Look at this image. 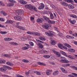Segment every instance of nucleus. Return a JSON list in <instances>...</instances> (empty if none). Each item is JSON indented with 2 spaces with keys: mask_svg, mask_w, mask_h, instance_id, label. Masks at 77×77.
<instances>
[{
  "mask_svg": "<svg viewBox=\"0 0 77 77\" xmlns=\"http://www.w3.org/2000/svg\"><path fill=\"white\" fill-rule=\"evenodd\" d=\"M14 19L17 21H20L21 20V17L20 16H16L14 17Z\"/></svg>",
  "mask_w": 77,
  "mask_h": 77,
  "instance_id": "nucleus-6",
  "label": "nucleus"
},
{
  "mask_svg": "<svg viewBox=\"0 0 77 77\" xmlns=\"http://www.w3.org/2000/svg\"><path fill=\"white\" fill-rule=\"evenodd\" d=\"M70 50H71V51H70V52H72L73 53V52H75V50H74L73 49L70 48Z\"/></svg>",
  "mask_w": 77,
  "mask_h": 77,
  "instance_id": "nucleus-48",
  "label": "nucleus"
},
{
  "mask_svg": "<svg viewBox=\"0 0 77 77\" xmlns=\"http://www.w3.org/2000/svg\"><path fill=\"white\" fill-rule=\"evenodd\" d=\"M49 33H50V34H49L50 36H53V35H54V32L52 31H51L49 30Z\"/></svg>",
  "mask_w": 77,
  "mask_h": 77,
  "instance_id": "nucleus-32",
  "label": "nucleus"
},
{
  "mask_svg": "<svg viewBox=\"0 0 77 77\" xmlns=\"http://www.w3.org/2000/svg\"><path fill=\"white\" fill-rule=\"evenodd\" d=\"M44 27L45 29H46V30H49V29H50V28L49 27V26H48V24L46 23L44 25Z\"/></svg>",
  "mask_w": 77,
  "mask_h": 77,
  "instance_id": "nucleus-7",
  "label": "nucleus"
},
{
  "mask_svg": "<svg viewBox=\"0 0 77 77\" xmlns=\"http://www.w3.org/2000/svg\"><path fill=\"white\" fill-rule=\"evenodd\" d=\"M68 76L69 77H74V76H72V75H71V74L69 75H68Z\"/></svg>",
  "mask_w": 77,
  "mask_h": 77,
  "instance_id": "nucleus-63",
  "label": "nucleus"
},
{
  "mask_svg": "<svg viewBox=\"0 0 77 77\" xmlns=\"http://www.w3.org/2000/svg\"><path fill=\"white\" fill-rule=\"evenodd\" d=\"M25 7L27 9H29L30 11H32V9L33 8V6L30 4H27L25 5Z\"/></svg>",
  "mask_w": 77,
  "mask_h": 77,
  "instance_id": "nucleus-4",
  "label": "nucleus"
},
{
  "mask_svg": "<svg viewBox=\"0 0 77 77\" xmlns=\"http://www.w3.org/2000/svg\"><path fill=\"white\" fill-rule=\"evenodd\" d=\"M24 13V11L23 10H17L15 13V15L17 16H20L21 14H23Z\"/></svg>",
  "mask_w": 77,
  "mask_h": 77,
  "instance_id": "nucleus-3",
  "label": "nucleus"
},
{
  "mask_svg": "<svg viewBox=\"0 0 77 77\" xmlns=\"http://www.w3.org/2000/svg\"><path fill=\"white\" fill-rule=\"evenodd\" d=\"M6 64L7 65H10V66H12L13 65H14V64H12V63H10L9 62H7L6 63Z\"/></svg>",
  "mask_w": 77,
  "mask_h": 77,
  "instance_id": "nucleus-30",
  "label": "nucleus"
},
{
  "mask_svg": "<svg viewBox=\"0 0 77 77\" xmlns=\"http://www.w3.org/2000/svg\"><path fill=\"white\" fill-rule=\"evenodd\" d=\"M29 47L28 46L25 47H23L22 48V49H23V50H27V49H29Z\"/></svg>",
  "mask_w": 77,
  "mask_h": 77,
  "instance_id": "nucleus-35",
  "label": "nucleus"
},
{
  "mask_svg": "<svg viewBox=\"0 0 77 77\" xmlns=\"http://www.w3.org/2000/svg\"><path fill=\"white\" fill-rule=\"evenodd\" d=\"M0 5H1V6H5V5L1 1H0Z\"/></svg>",
  "mask_w": 77,
  "mask_h": 77,
  "instance_id": "nucleus-44",
  "label": "nucleus"
},
{
  "mask_svg": "<svg viewBox=\"0 0 77 77\" xmlns=\"http://www.w3.org/2000/svg\"><path fill=\"white\" fill-rule=\"evenodd\" d=\"M14 22V21L13 20H8L6 22H5V23H8V24H12Z\"/></svg>",
  "mask_w": 77,
  "mask_h": 77,
  "instance_id": "nucleus-9",
  "label": "nucleus"
},
{
  "mask_svg": "<svg viewBox=\"0 0 77 77\" xmlns=\"http://www.w3.org/2000/svg\"><path fill=\"white\" fill-rule=\"evenodd\" d=\"M50 17L51 18V19H53L54 17L53 14H51Z\"/></svg>",
  "mask_w": 77,
  "mask_h": 77,
  "instance_id": "nucleus-43",
  "label": "nucleus"
},
{
  "mask_svg": "<svg viewBox=\"0 0 77 77\" xmlns=\"http://www.w3.org/2000/svg\"><path fill=\"white\" fill-rule=\"evenodd\" d=\"M0 21H5V19L3 18H0Z\"/></svg>",
  "mask_w": 77,
  "mask_h": 77,
  "instance_id": "nucleus-51",
  "label": "nucleus"
},
{
  "mask_svg": "<svg viewBox=\"0 0 77 77\" xmlns=\"http://www.w3.org/2000/svg\"><path fill=\"white\" fill-rule=\"evenodd\" d=\"M0 33L1 34H6L7 32L6 31H1Z\"/></svg>",
  "mask_w": 77,
  "mask_h": 77,
  "instance_id": "nucleus-42",
  "label": "nucleus"
},
{
  "mask_svg": "<svg viewBox=\"0 0 77 77\" xmlns=\"http://www.w3.org/2000/svg\"><path fill=\"white\" fill-rule=\"evenodd\" d=\"M35 72L36 71H35V70L33 69H31L29 71V72H30L31 74H35Z\"/></svg>",
  "mask_w": 77,
  "mask_h": 77,
  "instance_id": "nucleus-13",
  "label": "nucleus"
},
{
  "mask_svg": "<svg viewBox=\"0 0 77 77\" xmlns=\"http://www.w3.org/2000/svg\"><path fill=\"white\" fill-rule=\"evenodd\" d=\"M4 39L5 41H8V38H5Z\"/></svg>",
  "mask_w": 77,
  "mask_h": 77,
  "instance_id": "nucleus-64",
  "label": "nucleus"
},
{
  "mask_svg": "<svg viewBox=\"0 0 77 77\" xmlns=\"http://www.w3.org/2000/svg\"><path fill=\"white\" fill-rule=\"evenodd\" d=\"M19 2L21 4H22V5H26V4H27V2L26 1L23 0L20 1Z\"/></svg>",
  "mask_w": 77,
  "mask_h": 77,
  "instance_id": "nucleus-12",
  "label": "nucleus"
},
{
  "mask_svg": "<svg viewBox=\"0 0 77 77\" xmlns=\"http://www.w3.org/2000/svg\"><path fill=\"white\" fill-rule=\"evenodd\" d=\"M64 49H65V50H68V48H67V47H65V46H63V48Z\"/></svg>",
  "mask_w": 77,
  "mask_h": 77,
  "instance_id": "nucleus-60",
  "label": "nucleus"
},
{
  "mask_svg": "<svg viewBox=\"0 0 77 77\" xmlns=\"http://www.w3.org/2000/svg\"><path fill=\"white\" fill-rule=\"evenodd\" d=\"M43 57L46 59H48V58L50 57V56L48 55H44Z\"/></svg>",
  "mask_w": 77,
  "mask_h": 77,
  "instance_id": "nucleus-26",
  "label": "nucleus"
},
{
  "mask_svg": "<svg viewBox=\"0 0 77 77\" xmlns=\"http://www.w3.org/2000/svg\"><path fill=\"white\" fill-rule=\"evenodd\" d=\"M70 17L73 18H77V16L75 14H72L70 15Z\"/></svg>",
  "mask_w": 77,
  "mask_h": 77,
  "instance_id": "nucleus-27",
  "label": "nucleus"
},
{
  "mask_svg": "<svg viewBox=\"0 0 77 77\" xmlns=\"http://www.w3.org/2000/svg\"><path fill=\"white\" fill-rule=\"evenodd\" d=\"M64 1L66 2H68V3H71L72 2V0H64Z\"/></svg>",
  "mask_w": 77,
  "mask_h": 77,
  "instance_id": "nucleus-40",
  "label": "nucleus"
},
{
  "mask_svg": "<svg viewBox=\"0 0 77 77\" xmlns=\"http://www.w3.org/2000/svg\"><path fill=\"white\" fill-rule=\"evenodd\" d=\"M51 44L52 45H55L56 43L54 41H52L51 42Z\"/></svg>",
  "mask_w": 77,
  "mask_h": 77,
  "instance_id": "nucleus-45",
  "label": "nucleus"
},
{
  "mask_svg": "<svg viewBox=\"0 0 77 77\" xmlns=\"http://www.w3.org/2000/svg\"><path fill=\"white\" fill-rule=\"evenodd\" d=\"M43 21V18H41V19L38 18L37 19V22L38 23H42V21Z\"/></svg>",
  "mask_w": 77,
  "mask_h": 77,
  "instance_id": "nucleus-20",
  "label": "nucleus"
},
{
  "mask_svg": "<svg viewBox=\"0 0 77 77\" xmlns=\"http://www.w3.org/2000/svg\"><path fill=\"white\" fill-rule=\"evenodd\" d=\"M14 5V3H9L7 5V6L8 7H11V6H13Z\"/></svg>",
  "mask_w": 77,
  "mask_h": 77,
  "instance_id": "nucleus-25",
  "label": "nucleus"
},
{
  "mask_svg": "<svg viewBox=\"0 0 77 77\" xmlns=\"http://www.w3.org/2000/svg\"><path fill=\"white\" fill-rule=\"evenodd\" d=\"M5 57H10V55L8 54H5L4 55Z\"/></svg>",
  "mask_w": 77,
  "mask_h": 77,
  "instance_id": "nucleus-46",
  "label": "nucleus"
},
{
  "mask_svg": "<svg viewBox=\"0 0 77 77\" xmlns=\"http://www.w3.org/2000/svg\"><path fill=\"white\" fill-rule=\"evenodd\" d=\"M8 69H12V68L6 65H4L3 67H1L0 68V71L1 72H5Z\"/></svg>",
  "mask_w": 77,
  "mask_h": 77,
  "instance_id": "nucleus-1",
  "label": "nucleus"
},
{
  "mask_svg": "<svg viewBox=\"0 0 77 77\" xmlns=\"http://www.w3.org/2000/svg\"><path fill=\"white\" fill-rule=\"evenodd\" d=\"M60 69L61 70L63 71V72L64 73H65L66 74H67L68 73V71H67L65 70V69L62 67L60 68Z\"/></svg>",
  "mask_w": 77,
  "mask_h": 77,
  "instance_id": "nucleus-15",
  "label": "nucleus"
},
{
  "mask_svg": "<svg viewBox=\"0 0 77 77\" xmlns=\"http://www.w3.org/2000/svg\"><path fill=\"white\" fill-rule=\"evenodd\" d=\"M43 51L44 53H45V54H48V52L47 51Z\"/></svg>",
  "mask_w": 77,
  "mask_h": 77,
  "instance_id": "nucleus-52",
  "label": "nucleus"
},
{
  "mask_svg": "<svg viewBox=\"0 0 77 77\" xmlns=\"http://www.w3.org/2000/svg\"><path fill=\"white\" fill-rule=\"evenodd\" d=\"M43 17L44 20H45L48 22V21H49V18L48 17H47V16H43Z\"/></svg>",
  "mask_w": 77,
  "mask_h": 77,
  "instance_id": "nucleus-19",
  "label": "nucleus"
},
{
  "mask_svg": "<svg viewBox=\"0 0 77 77\" xmlns=\"http://www.w3.org/2000/svg\"><path fill=\"white\" fill-rule=\"evenodd\" d=\"M2 77H8V76L6 75H2Z\"/></svg>",
  "mask_w": 77,
  "mask_h": 77,
  "instance_id": "nucleus-62",
  "label": "nucleus"
},
{
  "mask_svg": "<svg viewBox=\"0 0 77 77\" xmlns=\"http://www.w3.org/2000/svg\"><path fill=\"white\" fill-rule=\"evenodd\" d=\"M51 72H52V70H48L46 72V74L47 75H51Z\"/></svg>",
  "mask_w": 77,
  "mask_h": 77,
  "instance_id": "nucleus-11",
  "label": "nucleus"
},
{
  "mask_svg": "<svg viewBox=\"0 0 77 77\" xmlns=\"http://www.w3.org/2000/svg\"><path fill=\"white\" fill-rule=\"evenodd\" d=\"M37 45L38 46L39 48H43V45H42V44L38 43Z\"/></svg>",
  "mask_w": 77,
  "mask_h": 77,
  "instance_id": "nucleus-31",
  "label": "nucleus"
},
{
  "mask_svg": "<svg viewBox=\"0 0 77 77\" xmlns=\"http://www.w3.org/2000/svg\"><path fill=\"white\" fill-rule=\"evenodd\" d=\"M73 36H77V33H75L72 34Z\"/></svg>",
  "mask_w": 77,
  "mask_h": 77,
  "instance_id": "nucleus-57",
  "label": "nucleus"
},
{
  "mask_svg": "<svg viewBox=\"0 0 77 77\" xmlns=\"http://www.w3.org/2000/svg\"><path fill=\"white\" fill-rule=\"evenodd\" d=\"M68 6L69 8L70 9H74V7L71 4H69V5H68Z\"/></svg>",
  "mask_w": 77,
  "mask_h": 77,
  "instance_id": "nucleus-16",
  "label": "nucleus"
},
{
  "mask_svg": "<svg viewBox=\"0 0 77 77\" xmlns=\"http://www.w3.org/2000/svg\"><path fill=\"white\" fill-rule=\"evenodd\" d=\"M45 35H46L47 36H50V34H49L48 33V32H45Z\"/></svg>",
  "mask_w": 77,
  "mask_h": 77,
  "instance_id": "nucleus-55",
  "label": "nucleus"
},
{
  "mask_svg": "<svg viewBox=\"0 0 77 77\" xmlns=\"http://www.w3.org/2000/svg\"><path fill=\"white\" fill-rule=\"evenodd\" d=\"M8 1L9 2H10L11 3H15V1H14L13 0H8Z\"/></svg>",
  "mask_w": 77,
  "mask_h": 77,
  "instance_id": "nucleus-41",
  "label": "nucleus"
},
{
  "mask_svg": "<svg viewBox=\"0 0 77 77\" xmlns=\"http://www.w3.org/2000/svg\"><path fill=\"white\" fill-rule=\"evenodd\" d=\"M34 32H30V31H28L27 32V34H29V35H33Z\"/></svg>",
  "mask_w": 77,
  "mask_h": 77,
  "instance_id": "nucleus-36",
  "label": "nucleus"
},
{
  "mask_svg": "<svg viewBox=\"0 0 77 77\" xmlns=\"http://www.w3.org/2000/svg\"><path fill=\"white\" fill-rule=\"evenodd\" d=\"M72 68L75 69V70H77V67L75 66H73L72 67Z\"/></svg>",
  "mask_w": 77,
  "mask_h": 77,
  "instance_id": "nucleus-54",
  "label": "nucleus"
},
{
  "mask_svg": "<svg viewBox=\"0 0 77 77\" xmlns=\"http://www.w3.org/2000/svg\"><path fill=\"white\" fill-rule=\"evenodd\" d=\"M36 41L37 42H42V41L40 40H38V39H36Z\"/></svg>",
  "mask_w": 77,
  "mask_h": 77,
  "instance_id": "nucleus-58",
  "label": "nucleus"
},
{
  "mask_svg": "<svg viewBox=\"0 0 77 77\" xmlns=\"http://www.w3.org/2000/svg\"><path fill=\"white\" fill-rule=\"evenodd\" d=\"M30 44L31 45V46H33V43L32 42H30Z\"/></svg>",
  "mask_w": 77,
  "mask_h": 77,
  "instance_id": "nucleus-61",
  "label": "nucleus"
},
{
  "mask_svg": "<svg viewBox=\"0 0 77 77\" xmlns=\"http://www.w3.org/2000/svg\"><path fill=\"white\" fill-rule=\"evenodd\" d=\"M37 63H38V65H44V66H45V65H46V64H45L43 63H41L40 62H38Z\"/></svg>",
  "mask_w": 77,
  "mask_h": 77,
  "instance_id": "nucleus-29",
  "label": "nucleus"
},
{
  "mask_svg": "<svg viewBox=\"0 0 77 77\" xmlns=\"http://www.w3.org/2000/svg\"><path fill=\"white\" fill-rule=\"evenodd\" d=\"M70 22L72 24H74L75 23L76 21H75V20H72V21H70Z\"/></svg>",
  "mask_w": 77,
  "mask_h": 77,
  "instance_id": "nucleus-34",
  "label": "nucleus"
},
{
  "mask_svg": "<svg viewBox=\"0 0 77 77\" xmlns=\"http://www.w3.org/2000/svg\"><path fill=\"white\" fill-rule=\"evenodd\" d=\"M59 74V71L57 70L55 71L53 73V75L54 76H56V75H57Z\"/></svg>",
  "mask_w": 77,
  "mask_h": 77,
  "instance_id": "nucleus-14",
  "label": "nucleus"
},
{
  "mask_svg": "<svg viewBox=\"0 0 77 77\" xmlns=\"http://www.w3.org/2000/svg\"><path fill=\"white\" fill-rule=\"evenodd\" d=\"M30 19H31V21H33V20H35V18H34V17H30Z\"/></svg>",
  "mask_w": 77,
  "mask_h": 77,
  "instance_id": "nucleus-56",
  "label": "nucleus"
},
{
  "mask_svg": "<svg viewBox=\"0 0 77 77\" xmlns=\"http://www.w3.org/2000/svg\"><path fill=\"white\" fill-rule=\"evenodd\" d=\"M67 57H68L70 58V59H74V57H73L72 56H71L70 55H69L68 56L67 55Z\"/></svg>",
  "mask_w": 77,
  "mask_h": 77,
  "instance_id": "nucleus-38",
  "label": "nucleus"
},
{
  "mask_svg": "<svg viewBox=\"0 0 77 77\" xmlns=\"http://www.w3.org/2000/svg\"><path fill=\"white\" fill-rule=\"evenodd\" d=\"M34 10V11H37V9H36V7L33 6H32V10Z\"/></svg>",
  "mask_w": 77,
  "mask_h": 77,
  "instance_id": "nucleus-37",
  "label": "nucleus"
},
{
  "mask_svg": "<svg viewBox=\"0 0 77 77\" xmlns=\"http://www.w3.org/2000/svg\"><path fill=\"white\" fill-rule=\"evenodd\" d=\"M22 61H23V62H25V63L29 62V60H23Z\"/></svg>",
  "mask_w": 77,
  "mask_h": 77,
  "instance_id": "nucleus-49",
  "label": "nucleus"
},
{
  "mask_svg": "<svg viewBox=\"0 0 77 77\" xmlns=\"http://www.w3.org/2000/svg\"><path fill=\"white\" fill-rule=\"evenodd\" d=\"M60 62L64 63H68L69 62V60H67L65 57H62L60 58Z\"/></svg>",
  "mask_w": 77,
  "mask_h": 77,
  "instance_id": "nucleus-2",
  "label": "nucleus"
},
{
  "mask_svg": "<svg viewBox=\"0 0 77 77\" xmlns=\"http://www.w3.org/2000/svg\"><path fill=\"white\" fill-rule=\"evenodd\" d=\"M39 39L40 40H42V41H45V40H46V38H45L42 36L39 37Z\"/></svg>",
  "mask_w": 77,
  "mask_h": 77,
  "instance_id": "nucleus-21",
  "label": "nucleus"
},
{
  "mask_svg": "<svg viewBox=\"0 0 77 77\" xmlns=\"http://www.w3.org/2000/svg\"><path fill=\"white\" fill-rule=\"evenodd\" d=\"M53 52L54 53V54L56 55L57 57H60L61 56V54H60V53L58 52H57L55 51H54Z\"/></svg>",
  "mask_w": 77,
  "mask_h": 77,
  "instance_id": "nucleus-5",
  "label": "nucleus"
},
{
  "mask_svg": "<svg viewBox=\"0 0 77 77\" xmlns=\"http://www.w3.org/2000/svg\"><path fill=\"white\" fill-rule=\"evenodd\" d=\"M60 53L62 54H63V55H64V56H67V54H66L65 52L63 51H61Z\"/></svg>",
  "mask_w": 77,
  "mask_h": 77,
  "instance_id": "nucleus-33",
  "label": "nucleus"
},
{
  "mask_svg": "<svg viewBox=\"0 0 77 77\" xmlns=\"http://www.w3.org/2000/svg\"><path fill=\"white\" fill-rule=\"evenodd\" d=\"M33 35H34L35 36H41V34L37 32H34Z\"/></svg>",
  "mask_w": 77,
  "mask_h": 77,
  "instance_id": "nucleus-17",
  "label": "nucleus"
},
{
  "mask_svg": "<svg viewBox=\"0 0 77 77\" xmlns=\"http://www.w3.org/2000/svg\"><path fill=\"white\" fill-rule=\"evenodd\" d=\"M5 62H6L5 60H0V63H5Z\"/></svg>",
  "mask_w": 77,
  "mask_h": 77,
  "instance_id": "nucleus-39",
  "label": "nucleus"
},
{
  "mask_svg": "<svg viewBox=\"0 0 77 77\" xmlns=\"http://www.w3.org/2000/svg\"><path fill=\"white\" fill-rule=\"evenodd\" d=\"M60 3L64 6H68V4L65 2L61 1L60 2Z\"/></svg>",
  "mask_w": 77,
  "mask_h": 77,
  "instance_id": "nucleus-10",
  "label": "nucleus"
},
{
  "mask_svg": "<svg viewBox=\"0 0 77 77\" xmlns=\"http://www.w3.org/2000/svg\"><path fill=\"white\" fill-rule=\"evenodd\" d=\"M55 23V22L54 20H49L48 21V23H49V24H54Z\"/></svg>",
  "mask_w": 77,
  "mask_h": 77,
  "instance_id": "nucleus-18",
  "label": "nucleus"
},
{
  "mask_svg": "<svg viewBox=\"0 0 77 77\" xmlns=\"http://www.w3.org/2000/svg\"><path fill=\"white\" fill-rule=\"evenodd\" d=\"M69 39H74V37H73L69 35Z\"/></svg>",
  "mask_w": 77,
  "mask_h": 77,
  "instance_id": "nucleus-53",
  "label": "nucleus"
},
{
  "mask_svg": "<svg viewBox=\"0 0 77 77\" xmlns=\"http://www.w3.org/2000/svg\"><path fill=\"white\" fill-rule=\"evenodd\" d=\"M17 28H19L20 29H22V30H25V28H23V27L20 26H16Z\"/></svg>",
  "mask_w": 77,
  "mask_h": 77,
  "instance_id": "nucleus-22",
  "label": "nucleus"
},
{
  "mask_svg": "<svg viewBox=\"0 0 77 77\" xmlns=\"http://www.w3.org/2000/svg\"><path fill=\"white\" fill-rule=\"evenodd\" d=\"M58 46L59 48H60V49H62L63 48V47L62 45L60 44L58 45Z\"/></svg>",
  "mask_w": 77,
  "mask_h": 77,
  "instance_id": "nucleus-24",
  "label": "nucleus"
},
{
  "mask_svg": "<svg viewBox=\"0 0 77 77\" xmlns=\"http://www.w3.org/2000/svg\"><path fill=\"white\" fill-rule=\"evenodd\" d=\"M13 39L12 38H8V41H11V40H12Z\"/></svg>",
  "mask_w": 77,
  "mask_h": 77,
  "instance_id": "nucleus-59",
  "label": "nucleus"
},
{
  "mask_svg": "<svg viewBox=\"0 0 77 77\" xmlns=\"http://www.w3.org/2000/svg\"><path fill=\"white\" fill-rule=\"evenodd\" d=\"M16 76H17V77H24L23 76H21V75H19V74H16Z\"/></svg>",
  "mask_w": 77,
  "mask_h": 77,
  "instance_id": "nucleus-50",
  "label": "nucleus"
},
{
  "mask_svg": "<svg viewBox=\"0 0 77 77\" xmlns=\"http://www.w3.org/2000/svg\"><path fill=\"white\" fill-rule=\"evenodd\" d=\"M64 45L65 46H66V47H67L68 48H71V46L69 45L66 43H64Z\"/></svg>",
  "mask_w": 77,
  "mask_h": 77,
  "instance_id": "nucleus-23",
  "label": "nucleus"
},
{
  "mask_svg": "<svg viewBox=\"0 0 77 77\" xmlns=\"http://www.w3.org/2000/svg\"><path fill=\"white\" fill-rule=\"evenodd\" d=\"M35 74H36L37 75H41V73L39 72H37V71H35Z\"/></svg>",
  "mask_w": 77,
  "mask_h": 77,
  "instance_id": "nucleus-47",
  "label": "nucleus"
},
{
  "mask_svg": "<svg viewBox=\"0 0 77 77\" xmlns=\"http://www.w3.org/2000/svg\"><path fill=\"white\" fill-rule=\"evenodd\" d=\"M0 13L2 14H3V15H4V16H6V15H7V13L5 12V11H1L0 12Z\"/></svg>",
  "mask_w": 77,
  "mask_h": 77,
  "instance_id": "nucleus-28",
  "label": "nucleus"
},
{
  "mask_svg": "<svg viewBox=\"0 0 77 77\" xmlns=\"http://www.w3.org/2000/svg\"><path fill=\"white\" fill-rule=\"evenodd\" d=\"M41 6H39L38 8V9H39L40 10H41V9H44L45 7V5H44L43 3H41Z\"/></svg>",
  "mask_w": 77,
  "mask_h": 77,
  "instance_id": "nucleus-8",
  "label": "nucleus"
}]
</instances>
